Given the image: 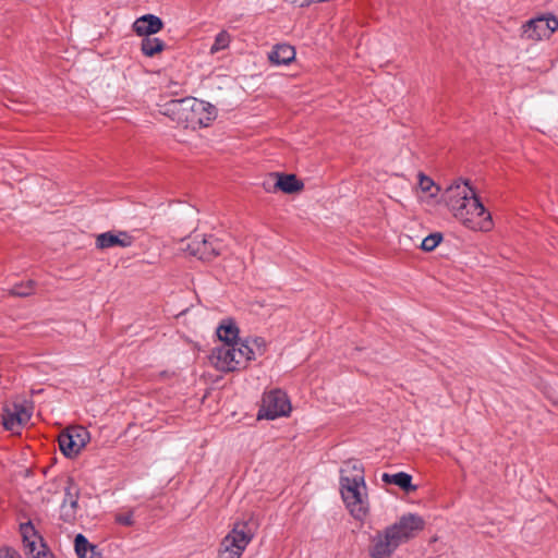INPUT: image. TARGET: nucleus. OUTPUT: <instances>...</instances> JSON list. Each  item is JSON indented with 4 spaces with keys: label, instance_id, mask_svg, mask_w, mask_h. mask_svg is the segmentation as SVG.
I'll return each instance as SVG.
<instances>
[{
    "label": "nucleus",
    "instance_id": "obj_1",
    "mask_svg": "<svg viewBox=\"0 0 558 558\" xmlns=\"http://www.w3.org/2000/svg\"><path fill=\"white\" fill-rule=\"evenodd\" d=\"M442 197L453 217L464 227L482 232L493 229L490 213L485 209L469 181L456 180L446 189Z\"/></svg>",
    "mask_w": 558,
    "mask_h": 558
},
{
    "label": "nucleus",
    "instance_id": "obj_2",
    "mask_svg": "<svg viewBox=\"0 0 558 558\" xmlns=\"http://www.w3.org/2000/svg\"><path fill=\"white\" fill-rule=\"evenodd\" d=\"M160 112L178 124L192 130L208 126L216 118L209 102L196 98L173 99L161 106Z\"/></svg>",
    "mask_w": 558,
    "mask_h": 558
},
{
    "label": "nucleus",
    "instance_id": "obj_3",
    "mask_svg": "<svg viewBox=\"0 0 558 558\" xmlns=\"http://www.w3.org/2000/svg\"><path fill=\"white\" fill-rule=\"evenodd\" d=\"M264 352L260 339L244 340L233 344H220L213 349L209 361L221 372H233L246 367L250 361Z\"/></svg>",
    "mask_w": 558,
    "mask_h": 558
},
{
    "label": "nucleus",
    "instance_id": "obj_4",
    "mask_svg": "<svg viewBox=\"0 0 558 558\" xmlns=\"http://www.w3.org/2000/svg\"><path fill=\"white\" fill-rule=\"evenodd\" d=\"M354 474L348 475V470H342L341 476V496L350 513L359 520H363L369 509L367 488L364 481L363 471L352 464Z\"/></svg>",
    "mask_w": 558,
    "mask_h": 558
},
{
    "label": "nucleus",
    "instance_id": "obj_5",
    "mask_svg": "<svg viewBox=\"0 0 558 558\" xmlns=\"http://www.w3.org/2000/svg\"><path fill=\"white\" fill-rule=\"evenodd\" d=\"M257 529L258 522L253 515L235 522L231 532L221 542L219 558H240Z\"/></svg>",
    "mask_w": 558,
    "mask_h": 558
},
{
    "label": "nucleus",
    "instance_id": "obj_6",
    "mask_svg": "<svg viewBox=\"0 0 558 558\" xmlns=\"http://www.w3.org/2000/svg\"><path fill=\"white\" fill-rule=\"evenodd\" d=\"M557 29V17L553 14H544L524 22L520 27V38L532 43L547 40Z\"/></svg>",
    "mask_w": 558,
    "mask_h": 558
},
{
    "label": "nucleus",
    "instance_id": "obj_7",
    "mask_svg": "<svg viewBox=\"0 0 558 558\" xmlns=\"http://www.w3.org/2000/svg\"><path fill=\"white\" fill-rule=\"evenodd\" d=\"M291 411V403L287 395L279 390H271L264 395L257 418L275 420L287 416Z\"/></svg>",
    "mask_w": 558,
    "mask_h": 558
},
{
    "label": "nucleus",
    "instance_id": "obj_8",
    "mask_svg": "<svg viewBox=\"0 0 558 558\" xmlns=\"http://www.w3.org/2000/svg\"><path fill=\"white\" fill-rule=\"evenodd\" d=\"M89 439V433L85 427L73 426L59 435L58 442L62 453L68 458H73L82 451Z\"/></svg>",
    "mask_w": 558,
    "mask_h": 558
},
{
    "label": "nucleus",
    "instance_id": "obj_9",
    "mask_svg": "<svg viewBox=\"0 0 558 558\" xmlns=\"http://www.w3.org/2000/svg\"><path fill=\"white\" fill-rule=\"evenodd\" d=\"M424 520L422 517L413 513L402 515L389 529L392 531L400 544L408 542L416 536L424 529Z\"/></svg>",
    "mask_w": 558,
    "mask_h": 558
},
{
    "label": "nucleus",
    "instance_id": "obj_10",
    "mask_svg": "<svg viewBox=\"0 0 558 558\" xmlns=\"http://www.w3.org/2000/svg\"><path fill=\"white\" fill-rule=\"evenodd\" d=\"M400 545L401 544L388 526L383 532H378L373 536L368 549L369 556L372 558H388Z\"/></svg>",
    "mask_w": 558,
    "mask_h": 558
},
{
    "label": "nucleus",
    "instance_id": "obj_11",
    "mask_svg": "<svg viewBox=\"0 0 558 558\" xmlns=\"http://www.w3.org/2000/svg\"><path fill=\"white\" fill-rule=\"evenodd\" d=\"M223 243L214 235L194 238L189 244V251L191 254L197 256L202 260H211L216 256L220 255L223 251Z\"/></svg>",
    "mask_w": 558,
    "mask_h": 558
},
{
    "label": "nucleus",
    "instance_id": "obj_12",
    "mask_svg": "<svg viewBox=\"0 0 558 558\" xmlns=\"http://www.w3.org/2000/svg\"><path fill=\"white\" fill-rule=\"evenodd\" d=\"M32 413L23 404L13 403L7 405L2 414V424L7 430L19 434L20 430L29 422Z\"/></svg>",
    "mask_w": 558,
    "mask_h": 558
},
{
    "label": "nucleus",
    "instance_id": "obj_13",
    "mask_svg": "<svg viewBox=\"0 0 558 558\" xmlns=\"http://www.w3.org/2000/svg\"><path fill=\"white\" fill-rule=\"evenodd\" d=\"M22 535L25 553L28 558H52L41 536H39L31 524L22 526Z\"/></svg>",
    "mask_w": 558,
    "mask_h": 558
},
{
    "label": "nucleus",
    "instance_id": "obj_14",
    "mask_svg": "<svg viewBox=\"0 0 558 558\" xmlns=\"http://www.w3.org/2000/svg\"><path fill=\"white\" fill-rule=\"evenodd\" d=\"M80 487L72 480L68 478L64 486V497L60 507V517L65 522H73L78 510Z\"/></svg>",
    "mask_w": 558,
    "mask_h": 558
},
{
    "label": "nucleus",
    "instance_id": "obj_15",
    "mask_svg": "<svg viewBox=\"0 0 558 558\" xmlns=\"http://www.w3.org/2000/svg\"><path fill=\"white\" fill-rule=\"evenodd\" d=\"M134 240V236L124 230L107 231L96 235L95 246L101 251L112 247L126 248L133 245Z\"/></svg>",
    "mask_w": 558,
    "mask_h": 558
},
{
    "label": "nucleus",
    "instance_id": "obj_16",
    "mask_svg": "<svg viewBox=\"0 0 558 558\" xmlns=\"http://www.w3.org/2000/svg\"><path fill=\"white\" fill-rule=\"evenodd\" d=\"M162 27L163 22L154 14H145L136 19L132 25L134 33L143 37L155 35L160 32Z\"/></svg>",
    "mask_w": 558,
    "mask_h": 558
},
{
    "label": "nucleus",
    "instance_id": "obj_17",
    "mask_svg": "<svg viewBox=\"0 0 558 558\" xmlns=\"http://www.w3.org/2000/svg\"><path fill=\"white\" fill-rule=\"evenodd\" d=\"M274 189L280 190L286 194L298 193L303 190L304 184L294 174L274 173Z\"/></svg>",
    "mask_w": 558,
    "mask_h": 558
},
{
    "label": "nucleus",
    "instance_id": "obj_18",
    "mask_svg": "<svg viewBox=\"0 0 558 558\" xmlns=\"http://www.w3.org/2000/svg\"><path fill=\"white\" fill-rule=\"evenodd\" d=\"M295 59V50L288 44H278L268 53V60L274 65H288Z\"/></svg>",
    "mask_w": 558,
    "mask_h": 558
},
{
    "label": "nucleus",
    "instance_id": "obj_19",
    "mask_svg": "<svg viewBox=\"0 0 558 558\" xmlns=\"http://www.w3.org/2000/svg\"><path fill=\"white\" fill-rule=\"evenodd\" d=\"M217 336L222 342L221 344L242 342L239 340V328L231 319H226L219 325L217 328Z\"/></svg>",
    "mask_w": 558,
    "mask_h": 558
},
{
    "label": "nucleus",
    "instance_id": "obj_20",
    "mask_svg": "<svg viewBox=\"0 0 558 558\" xmlns=\"http://www.w3.org/2000/svg\"><path fill=\"white\" fill-rule=\"evenodd\" d=\"M418 178V190L425 194L421 199L424 203L430 204L433 199H435L439 192L440 187L436 185V183L423 172L417 174Z\"/></svg>",
    "mask_w": 558,
    "mask_h": 558
},
{
    "label": "nucleus",
    "instance_id": "obj_21",
    "mask_svg": "<svg viewBox=\"0 0 558 558\" xmlns=\"http://www.w3.org/2000/svg\"><path fill=\"white\" fill-rule=\"evenodd\" d=\"M381 480L385 483L397 485L405 492L416 490V486L412 484V476L404 472L396 474L384 473Z\"/></svg>",
    "mask_w": 558,
    "mask_h": 558
},
{
    "label": "nucleus",
    "instance_id": "obj_22",
    "mask_svg": "<svg viewBox=\"0 0 558 558\" xmlns=\"http://www.w3.org/2000/svg\"><path fill=\"white\" fill-rule=\"evenodd\" d=\"M37 288V282L33 279H26L21 282L15 283L8 290L10 295L25 298L35 293Z\"/></svg>",
    "mask_w": 558,
    "mask_h": 558
},
{
    "label": "nucleus",
    "instance_id": "obj_23",
    "mask_svg": "<svg viewBox=\"0 0 558 558\" xmlns=\"http://www.w3.org/2000/svg\"><path fill=\"white\" fill-rule=\"evenodd\" d=\"M166 45L157 37H144L141 44V50L146 57H154L163 51Z\"/></svg>",
    "mask_w": 558,
    "mask_h": 558
},
{
    "label": "nucleus",
    "instance_id": "obj_24",
    "mask_svg": "<svg viewBox=\"0 0 558 558\" xmlns=\"http://www.w3.org/2000/svg\"><path fill=\"white\" fill-rule=\"evenodd\" d=\"M231 43V35L227 31H221L215 37V41L210 47V54H215L221 50L227 49Z\"/></svg>",
    "mask_w": 558,
    "mask_h": 558
},
{
    "label": "nucleus",
    "instance_id": "obj_25",
    "mask_svg": "<svg viewBox=\"0 0 558 558\" xmlns=\"http://www.w3.org/2000/svg\"><path fill=\"white\" fill-rule=\"evenodd\" d=\"M74 545L75 551L80 558H92V556H88V551H93V546L89 544L85 536L77 534Z\"/></svg>",
    "mask_w": 558,
    "mask_h": 558
},
{
    "label": "nucleus",
    "instance_id": "obj_26",
    "mask_svg": "<svg viewBox=\"0 0 558 558\" xmlns=\"http://www.w3.org/2000/svg\"><path fill=\"white\" fill-rule=\"evenodd\" d=\"M441 239L440 233L429 234L422 241L421 247L423 251L430 252L440 243Z\"/></svg>",
    "mask_w": 558,
    "mask_h": 558
},
{
    "label": "nucleus",
    "instance_id": "obj_27",
    "mask_svg": "<svg viewBox=\"0 0 558 558\" xmlns=\"http://www.w3.org/2000/svg\"><path fill=\"white\" fill-rule=\"evenodd\" d=\"M116 521L119 524L131 526L134 523V521H133V513L132 512L119 513V514L116 515Z\"/></svg>",
    "mask_w": 558,
    "mask_h": 558
},
{
    "label": "nucleus",
    "instance_id": "obj_28",
    "mask_svg": "<svg viewBox=\"0 0 558 558\" xmlns=\"http://www.w3.org/2000/svg\"><path fill=\"white\" fill-rule=\"evenodd\" d=\"M287 2L293 4V5H296V7H300V8H304V5H302V1L303 0H286Z\"/></svg>",
    "mask_w": 558,
    "mask_h": 558
},
{
    "label": "nucleus",
    "instance_id": "obj_29",
    "mask_svg": "<svg viewBox=\"0 0 558 558\" xmlns=\"http://www.w3.org/2000/svg\"><path fill=\"white\" fill-rule=\"evenodd\" d=\"M52 558H54V557H52Z\"/></svg>",
    "mask_w": 558,
    "mask_h": 558
}]
</instances>
